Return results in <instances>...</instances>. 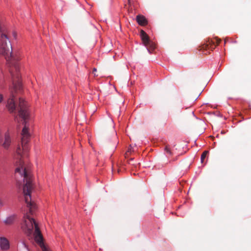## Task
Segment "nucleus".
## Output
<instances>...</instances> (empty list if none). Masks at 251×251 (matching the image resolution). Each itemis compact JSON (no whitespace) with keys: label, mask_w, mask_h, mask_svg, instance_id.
Returning <instances> with one entry per match:
<instances>
[{"label":"nucleus","mask_w":251,"mask_h":251,"mask_svg":"<svg viewBox=\"0 0 251 251\" xmlns=\"http://www.w3.org/2000/svg\"><path fill=\"white\" fill-rule=\"evenodd\" d=\"M28 128L25 126L22 132L21 146H18L16 150L18 159L19 160L17 164L15 173H19L24 177L23 193L25 202L26 203L27 212L24 217V221L21 225L23 231L29 237L33 234L35 241L40 245L43 251H50L43 242V236L41 234L38 224L31 216L36 208V204L31 201L30 193L32 189L31 175L25 166L22 160V156L29 151L28 143L30 139Z\"/></svg>","instance_id":"nucleus-1"},{"label":"nucleus","mask_w":251,"mask_h":251,"mask_svg":"<svg viewBox=\"0 0 251 251\" xmlns=\"http://www.w3.org/2000/svg\"><path fill=\"white\" fill-rule=\"evenodd\" d=\"M9 41L7 29L0 25V55L5 56L10 66L9 71L11 75L12 86H10L11 98L7 101V107L10 112L18 110L19 115L25 121L28 119L29 113L26 102L22 98H19V105L16 106L14 91L21 87V75L19 61L20 57L18 55L12 54V46L7 45Z\"/></svg>","instance_id":"nucleus-2"},{"label":"nucleus","mask_w":251,"mask_h":251,"mask_svg":"<svg viewBox=\"0 0 251 251\" xmlns=\"http://www.w3.org/2000/svg\"><path fill=\"white\" fill-rule=\"evenodd\" d=\"M140 36L144 45L150 52L152 51L156 48L155 44L149 39L148 34L143 30L140 31Z\"/></svg>","instance_id":"nucleus-3"},{"label":"nucleus","mask_w":251,"mask_h":251,"mask_svg":"<svg viewBox=\"0 0 251 251\" xmlns=\"http://www.w3.org/2000/svg\"><path fill=\"white\" fill-rule=\"evenodd\" d=\"M9 241L4 237H0V248L2 251H7L9 249Z\"/></svg>","instance_id":"nucleus-4"},{"label":"nucleus","mask_w":251,"mask_h":251,"mask_svg":"<svg viewBox=\"0 0 251 251\" xmlns=\"http://www.w3.org/2000/svg\"><path fill=\"white\" fill-rule=\"evenodd\" d=\"M221 42V39H219L218 37H215L213 39L211 40L210 41H209V45H206L205 46H203L202 48H211L214 49L216 46L218 45Z\"/></svg>","instance_id":"nucleus-5"},{"label":"nucleus","mask_w":251,"mask_h":251,"mask_svg":"<svg viewBox=\"0 0 251 251\" xmlns=\"http://www.w3.org/2000/svg\"><path fill=\"white\" fill-rule=\"evenodd\" d=\"M136 20L139 25H145L147 24L148 21L146 18L142 15H137Z\"/></svg>","instance_id":"nucleus-6"},{"label":"nucleus","mask_w":251,"mask_h":251,"mask_svg":"<svg viewBox=\"0 0 251 251\" xmlns=\"http://www.w3.org/2000/svg\"><path fill=\"white\" fill-rule=\"evenodd\" d=\"M16 219V215H12L8 217L4 221L6 225H11L13 224Z\"/></svg>","instance_id":"nucleus-7"},{"label":"nucleus","mask_w":251,"mask_h":251,"mask_svg":"<svg viewBox=\"0 0 251 251\" xmlns=\"http://www.w3.org/2000/svg\"><path fill=\"white\" fill-rule=\"evenodd\" d=\"M11 139L10 136L8 133L5 135V139L3 144H2L3 147L4 148H7L10 145Z\"/></svg>","instance_id":"nucleus-8"},{"label":"nucleus","mask_w":251,"mask_h":251,"mask_svg":"<svg viewBox=\"0 0 251 251\" xmlns=\"http://www.w3.org/2000/svg\"><path fill=\"white\" fill-rule=\"evenodd\" d=\"M208 151H205L201 154V163H203L204 160V159L205 158L207 154H208Z\"/></svg>","instance_id":"nucleus-9"},{"label":"nucleus","mask_w":251,"mask_h":251,"mask_svg":"<svg viewBox=\"0 0 251 251\" xmlns=\"http://www.w3.org/2000/svg\"><path fill=\"white\" fill-rule=\"evenodd\" d=\"M164 151L166 153H167L170 155H172V152L170 150V147L166 145L165 146Z\"/></svg>","instance_id":"nucleus-10"},{"label":"nucleus","mask_w":251,"mask_h":251,"mask_svg":"<svg viewBox=\"0 0 251 251\" xmlns=\"http://www.w3.org/2000/svg\"><path fill=\"white\" fill-rule=\"evenodd\" d=\"M2 100H3V96L1 94H0V103L1 102Z\"/></svg>","instance_id":"nucleus-11"},{"label":"nucleus","mask_w":251,"mask_h":251,"mask_svg":"<svg viewBox=\"0 0 251 251\" xmlns=\"http://www.w3.org/2000/svg\"><path fill=\"white\" fill-rule=\"evenodd\" d=\"M13 36L14 38L16 37L17 34L16 33L15 31L13 32Z\"/></svg>","instance_id":"nucleus-12"},{"label":"nucleus","mask_w":251,"mask_h":251,"mask_svg":"<svg viewBox=\"0 0 251 251\" xmlns=\"http://www.w3.org/2000/svg\"><path fill=\"white\" fill-rule=\"evenodd\" d=\"M96 72H97V69L96 68H94L93 70V73L95 75H96V74L95 73Z\"/></svg>","instance_id":"nucleus-13"},{"label":"nucleus","mask_w":251,"mask_h":251,"mask_svg":"<svg viewBox=\"0 0 251 251\" xmlns=\"http://www.w3.org/2000/svg\"><path fill=\"white\" fill-rule=\"evenodd\" d=\"M24 245L26 248H27V247L25 244H24Z\"/></svg>","instance_id":"nucleus-14"},{"label":"nucleus","mask_w":251,"mask_h":251,"mask_svg":"<svg viewBox=\"0 0 251 251\" xmlns=\"http://www.w3.org/2000/svg\"><path fill=\"white\" fill-rule=\"evenodd\" d=\"M226 41H227V39H225V44H226Z\"/></svg>","instance_id":"nucleus-15"},{"label":"nucleus","mask_w":251,"mask_h":251,"mask_svg":"<svg viewBox=\"0 0 251 251\" xmlns=\"http://www.w3.org/2000/svg\"><path fill=\"white\" fill-rule=\"evenodd\" d=\"M128 3H130V0H128Z\"/></svg>","instance_id":"nucleus-16"},{"label":"nucleus","mask_w":251,"mask_h":251,"mask_svg":"<svg viewBox=\"0 0 251 251\" xmlns=\"http://www.w3.org/2000/svg\"><path fill=\"white\" fill-rule=\"evenodd\" d=\"M0 204L1 205V201L0 200Z\"/></svg>","instance_id":"nucleus-17"},{"label":"nucleus","mask_w":251,"mask_h":251,"mask_svg":"<svg viewBox=\"0 0 251 251\" xmlns=\"http://www.w3.org/2000/svg\"><path fill=\"white\" fill-rule=\"evenodd\" d=\"M128 151H131V149H129Z\"/></svg>","instance_id":"nucleus-18"}]
</instances>
